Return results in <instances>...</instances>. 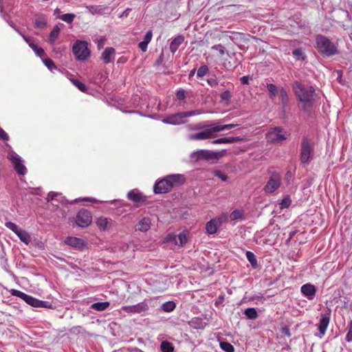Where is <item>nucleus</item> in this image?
Segmentation results:
<instances>
[{
    "label": "nucleus",
    "mask_w": 352,
    "mask_h": 352,
    "mask_svg": "<svg viewBox=\"0 0 352 352\" xmlns=\"http://www.w3.org/2000/svg\"><path fill=\"white\" fill-rule=\"evenodd\" d=\"M293 89L296 98L302 104V109L307 112L310 111L316 102V94L314 88L311 86L306 87L296 81L293 85Z\"/></svg>",
    "instance_id": "f257e3e1"
},
{
    "label": "nucleus",
    "mask_w": 352,
    "mask_h": 352,
    "mask_svg": "<svg viewBox=\"0 0 352 352\" xmlns=\"http://www.w3.org/2000/svg\"><path fill=\"white\" fill-rule=\"evenodd\" d=\"M185 178L182 175H170L165 178L156 182L154 185L153 190L156 194L166 193L171 190L174 186H178L183 184Z\"/></svg>",
    "instance_id": "f03ea898"
},
{
    "label": "nucleus",
    "mask_w": 352,
    "mask_h": 352,
    "mask_svg": "<svg viewBox=\"0 0 352 352\" xmlns=\"http://www.w3.org/2000/svg\"><path fill=\"white\" fill-rule=\"evenodd\" d=\"M316 49L323 56H331L338 53L336 45L323 35L318 34L316 36Z\"/></svg>",
    "instance_id": "7ed1b4c3"
},
{
    "label": "nucleus",
    "mask_w": 352,
    "mask_h": 352,
    "mask_svg": "<svg viewBox=\"0 0 352 352\" xmlns=\"http://www.w3.org/2000/svg\"><path fill=\"white\" fill-rule=\"evenodd\" d=\"M86 41H77L72 47L73 53L77 60H85L90 56Z\"/></svg>",
    "instance_id": "20e7f679"
},
{
    "label": "nucleus",
    "mask_w": 352,
    "mask_h": 352,
    "mask_svg": "<svg viewBox=\"0 0 352 352\" xmlns=\"http://www.w3.org/2000/svg\"><path fill=\"white\" fill-rule=\"evenodd\" d=\"M219 153L218 152L209 151V150H197L193 151L190 154V159L192 161L197 162L201 160H215L218 159Z\"/></svg>",
    "instance_id": "39448f33"
},
{
    "label": "nucleus",
    "mask_w": 352,
    "mask_h": 352,
    "mask_svg": "<svg viewBox=\"0 0 352 352\" xmlns=\"http://www.w3.org/2000/svg\"><path fill=\"white\" fill-rule=\"evenodd\" d=\"M280 175L277 172H273L264 187V190L267 193H272L277 190L280 187Z\"/></svg>",
    "instance_id": "423d86ee"
},
{
    "label": "nucleus",
    "mask_w": 352,
    "mask_h": 352,
    "mask_svg": "<svg viewBox=\"0 0 352 352\" xmlns=\"http://www.w3.org/2000/svg\"><path fill=\"white\" fill-rule=\"evenodd\" d=\"M288 134L280 127H275L267 133V140L272 143H279L287 138Z\"/></svg>",
    "instance_id": "0eeeda50"
},
{
    "label": "nucleus",
    "mask_w": 352,
    "mask_h": 352,
    "mask_svg": "<svg viewBox=\"0 0 352 352\" xmlns=\"http://www.w3.org/2000/svg\"><path fill=\"white\" fill-rule=\"evenodd\" d=\"M148 309L146 300L133 305L122 306L121 310L129 314H142Z\"/></svg>",
    "instance_id": "6e6552de"
},
{
    "label": "nucleus",
    "mask_w": 352,
    "mask_h": 352,
    "mask_svg": "<svg viewBox=\"0 0 352 352\" xmlns=\"http://www.w3.org/2000/svg\"><path fill=\"white\" fill-rule=\"evenodd\" d=\"M8 159L12 163L14 168L19 175H24L27 169L23 164L21 158L15 153H10L8 154Z\"/></svg>",
    "instance_id": "1a4fd4ad"
},
{
    "label": "nucleus",
    "mask_w": 352,
    "mask_h": 352,
    "mask_svg": "<svg viewBox=\"0 0 352 352\" xmlns=\"http://www.w3.org/2000/svg\"><path fill=\"white\" fill-rule=\"evenodd\" d=\"M214 126L207 128L205 130L197 133L190 134L188 136L189 140H204L213 138L215 135V131Z\"/></svg>",
    "instance_id": "9d476101"
},
{
    "label": "nucleus",
    "mask_w": 352,
    "mask_h": 352,
    "mask_svg": "<svg viewBox=\"0 0 352 352\" xmlns=\"http://www.w3.org/2000/svg\"><path fill=\"white\" fill-rule=\"evenodd\" d=\"M311 147L309 140L304 138L301 142L300 161L302 164H307L310 158Z\"/></svg>",
    "instance_id": "9b49d317"
},
{
    "label": "nucleus",
    "mask_w": 352,
    "mask_h": 352,
    "mask_svg": "<svg viewBox=\"0 0 352 352\" xmlns=\"http://www.w3.org/2000/svg\"><path fill=\"white\" fill-rule=\"evenodd\" d=\"M186 112H181L164 118L162 122L168 124L177 125L186 123Z\"/></svg>",
    "instance_id": "f8f14e48"
},
{
    "label": "nucleus",
    "mask_w": 352,
    "mask_h": 352,
    "mask_svg": "<svg viewBox=\"0 0 352 352\" xmlns=\"http://www.w3.org/2000/svg\"><path fill=\"white\" fill-rule=\"evenodd\" d=\"M76 224L81 228L88 226L91 222V215L86 210H80L76 216Z\"/></svg>",
    "instance_id": "ddd939ff"
},
{
    "label": "nucleus",
    "mask_w": 352,
    "mask_h": 352,
    "mask_svg": "<svg viewBox=\"0 0 352 352\" xmlns=\"http://www.w3.org/2000/svg\"><path fill=\"white\" fill-rule=\"evenodd\" d=\"M28 305L34 307H44L48 309H52L53 307L52 304L47 301L40 300L37 298H35L30 295H28L27 298L24 300Z\"/></svg>",
    "instance_id": "4468645a"
},
{
    "label": "nucleus",
    "mask_w": 352,
    "mask_h": 352,
    "mask_svg": "<svg viewBox=\"0 0 352 352\" xmlns=\"http://www.w3.org/2000/svg\"><path fill=\"white\" fill-rule=\"evenodd\" d=\"M167 241H172L177 245L183 246L187 243L186 233L182 232L178 235L168 234L166 238Z\"/></svg>",
    "instance_id": "2eb2a0df"
},
{
    "label": "nucleus",
    "mask_w": 352,
    "mask_h": 352,
    "mask_svg": "<svg viewBox=\"0 0 352 352\" xmlns=\"http://www.w3.org/2000/svg\"><path fill=\"white\" fill-rule=\"evenodd\" d=\"M300 292L308 300H311L316 296V289L314 285L307 283L301 287Z\"/></svg>",
    "instance_id": "dca6fc26"
},
{
    "label": "nucleus",
    "mask_w": 352,
    "mask_h": 352,
    "mask_svg": "<svg viewBox=\"0 0 352 352\" xmlns=\"http://www.w3.org/2000/svg\"><path fill=\"white\" fill-rule=\"evenodd\" d=\"M65 243L76 249H82L85 246L84 240L77 237L68 236L65 241Z\"/></svg>",
    "instance_id": "f3484780"
},
{
    "label": "nucleus",
    "mask_w": 352,
    "mask_h": 352,
    "mask_svg": "<svg viewBox=\"0 0 352 352\" xmlns=\"http://www.w3.org/2000/svg\"><path fill=\"white\" fill-rule=\"evenodd\" d=\"M115 54L116 50L113 47H107L102 53L101 58L105 64H108L113 61Z\"/></svg>",
    "instance_id": "a211bd4d"
},
{
    "label": "nucleus",
    "mask_w": 352,
    "mask_h": 352,
    "mask_svg": "<svg viewBox=\"0 0 352 352\" xmlns=\"http://www.w3.org/2000/svg\"><path fill=\"white\" fill-rule=\"evenodd\" d=\"M329 321H330V318L328 316H326V315L321 316L320 322L318 324V329L320 332V338H322L324 335V333L327 331V329L329 326Z\"/></svg>",
    "instance_id": "6ab92c4d"
},
{
    "label": "nucleus",
    "mask_w": 352,
    "mask_h": 352,
    "mask_svg": "<svg viewBox=\"0 0 352 352\" xmlns=\"http://www.w3.org/2000/svg\"><path fill=\"white\" fill-rule=\"evenodd\" d=\"M184 41V37L182 35H179L176 37H175L172 40V41L170 42V52L174 54L177 50V49L179 48L180 45L182 44Z\"/></svg>",
    "instance_id": "aec40b11"
},
{
    "label": "nucleus",
    "mask_w": 352,
    "mask_h": 352,
    "mask_svg": "<svg viewBox=\"0 0 352 352\" xmlns=\"http://www.w3.org/2000/svg\"><path fill=\"white\" fill-rule=\"evenodd\" d=\"M111 219L100 217L97 219L96 224L100 230H106L111 226Z\"/></svg>",
    "instance_id": "412c9836"
},
{
    "label": "nucleus",
    "mask_w": 352,
    "mask_h": 352,
    "mask_svg": "<svg viewBox=\"0 0 352 352\" xmlns=\"http://www.w3.org/2000/svg\"><path fill=\"white\" fill-rule=\"evenodd\" d=\"M127 197L135 203H139L144 200L142 193L137 190H132L129 191L127 194Z\"/></svg>",
    "instance_id": "4be33fe9"
},
{
    "label": "nucleus",
    "mask_w": 352,
    "mask_h": 352,
    "mask_svg": "<svg viewBox=\"0 0 352 352\" xmlns=\"http://www.w3.org/2000/svg\"><path fill=\"white\" fill-rule=\"evenodd\" d=\"M240 138L238 137H226L221 138L219 139L214 140L211 142L213 144H232L234 142H239Z\"/></svg>",
    "instance_id": "5701e85b"
},
{
    "label": "nucleus",
    "mask_w": 352,
    "mask_h": 352,
    "mask_svg": "<svg viewBox=\"0 0 352 352\" xmlns=\"http://www.w3.org/2000/svg\"><path fill=\"white\" fill-rule=\"evenodd\" d=\"M218 228H219V226L216 222V220L214 219L207 222L206 225V230L208 234H215L218 230Z\"/></svg>",
    "instance_id": "b1692460"
},
{
    "label": "nucleus",
    "mask_w": 352,
    "mask_h": 352,
    "mask_svg": "<svg viewBox=\"0 0 352 352\" xmlns=\"http://www.w3.org/2000/svg\"><path fill=\"white\" fill-rule=\"evenodd\" d=\"M151 224V220L148 218L144 217L139 221L138 230L141 232H146L150 229Z\"/></svg>",
    "instance_id": "393cba45"
},
{
    "label": "nucleus",
    "mask_w": 352,
    "mask_h": 352,
    "mask_svg": "<svg viewBox=\"0 0 352 352\" xmlns=\"http://www.w3.org/2000/svg\"><path fill=\"white\" fill-rule=\"evenodd\" d=\"M18 237L20 239V240L25 243L26 245H28L31 241V237L30 235L28 234V232L25 230L21 229L19 233L16 234Z\"/></svg>",
    "instance_id": "a878e982"
},
{
    "label": "nucleus",
    "mask_w": 352,
    "mask_h": 352,
    "mask_svg": "<svg viewBox=\"0 0 352 352\" xmlns=\"http://www.w3.org/2000/svg\"><path fill=\"white\" fill-rule=\"evenodd\" d=\"M103 6H89L87 7V11L92 14H100L104 10Z\"/></svg>",
    "instance_id": "bb28decb"
},
{
    "label": "nucleus",
    "mask_w": 352,
    "mask_h": 352,
    "mask_svg": "<svg viewBox=\"0 0 352 352\" xmlns=\"http://www.w3.org/2000/svg\"><path fill=\"white\" fill-rule=\"evenodd\" d=\"M109 306V302H100L93 303L91 305V308L94 310H96V311H102L105 310L107 308H108Z\"/></svg>",
    "instance_id": "cd10ccee"
},
{
    "label": "nucleus",
    "mask_w": 352,
    "mask_h": 352,
    "mask_svg": "<svg viewBox=\"0 0 352 352\" xmlns=\"http://www.w3.org/2000/svg\"><path fill=\"white\" fill-rule=\"evenodd\" d=\"M245 255L248 261L250 263L252 267L253 268H256L258 267V263L254 254L250 251H247Z\"/></svg>",
    "instance_id": "c85d7f7f"
},
{
    "label": "nucleus",
    "mask_w": 352,
    "mask_h": 352,
    "mask_svg": "<svg viewBox=\"0 0 352 352\" xmlns=\"http://www.w3.org/2000/svg\"><path fill=\"white\" fill-rule=\"evenodd\" d=\"M230 217L228 212H223L217 217L214 218V219L216 220V222L217 223L219 227L222 224L227 223Z\"/></svg>",
    "instance_id": "c756f323"
},
{
    "label": "nucleus",
    "mask_w": 352,
    "mask_h": 352,
    "mask_svg": "<svg viewBox=\"0 0 352 352\" xmlns=\"http://www.w3.org/2000/svg\"><path fill=\"white\" fill-rule=\"evenodd\" d=\"M60 34V28L58 25H55L50 34L49 36V41L51 43H54L55 41L58 38Z\"/></svg>",
    "instance_id": "7c9ffc66"
},
{
    "label": "nucleus",
    "mask_w": 352,
    "mask_h": 352,
    "mask_svg": "<svg viewBox=\"0 0 352 352\" xmlns=\"http://www.w3.org/2000/svg\"><path fill=\"white\" fill-rule=\"evenodd\" d=\"M246 317L250 320H255L258 318V313L255 308H248L244 312Z\"/></svg>",
    "instance_id": "2f4dec72"
},
{
    "label": "nucleus",
    "mask_w": 352,
    "mask_h": 352,
    "mask_svg": "<svg viewBox=\"0 0 352 352\" xmlns=\"http://www.w3.org/2000/svg\"><path fill=\"white\" fill-rule=\"evenodd\" d=\"M162 352H173L174 346L171 342L163 341L160 344Z\"/></svg>",
    "instance_id": "473e14b6"
},
{
    "label": "nucleus",
    "mask_w": 352,
    "mask_h": 352,
    "mask_svg": "<svg viewBox=\"0 0 352 352\" xmlns=\"http://www.w3.org/2000/svg\"><path fill=\"white\" fill-rule=\"evenodd\" d=\"M176 307L173 301H168L162 304V309L165 312H170L175 309Z\"/></svg>",
    "instance_id": "72a5a7b5"
},
{
    "label": "nucleus",
    "mask_w": 352,
    "mask_h": 352,
    "mask_svg": "<svg viewBox=\"0 0 352 352\" xmlns=\"http://www.w3.org/2000/svg\"><path fill=\"white\" fill-rule=\"evenodd\" d=\"M243 217V212L241 210H235L229 214L231 221L240 220Z\"/></svg>",
    "instance_id": "f704fd0d"
},
{
    "label": "nucleus",
    "mask_w": 352,
    "mask_h": 352,
    "mask_svg": "<svg viewBox=\"0 0 352 352\" xmlns=\"http://www.w3.org/2000/svg\"><path fill=\"white\" fill-rule=\"evenodd\" d=\"M58 18L67 23H72L75 18V15L72 13H67L62 14L58 16Z\"/></svg>",
    "instance_id": "c9c22d12"
},
{
    "label": "nucleus",
    "mask_w": 352,
    "mask_h": 352,
    "mask_svg": "<svg viewBox=\"0 0 352 352\" xmlns=\"http://www.w3.org/2000/svg\"><path fill=\"white\" fill-rule=\"evenodd\" d=\"M220 348L226 352H234V346L228 342H221L219 343Z\"/></svg>",
    "instance_id": "e433bc0d"
},
{
    "label": "nucleus",
    "mask_w": 352,
    "mask_h": 352,
    "mask_svg": "<svg viewBox=\"0 0 352 352\" xmlns=\"http://www.w3.org/2000/svg\"><path fill=\"white\" fill-rule=\"evenodd\" d=\"M239 124H223L220 126H214V130L216 133L220 132L221 131L226 130V129H231L236 126H238Z\"/></svg>",
    "instance_id": "4c0bfd02"
},
{
    "label": "nucleus",
    "mask_w": 352,
    "mask_h": 352,
    "mask_svg": "<svg viewBox=\"0 0 352 352\" xmlns=\"http://www.w3.org/2000/svg\"><path fill=\"white\" fill-rule=\"evenodd\" d=\"M267 89L270 92V97L274 98L278 94L276 86L274 84H267Z\"/></svg>",
    "instance_id": "58836bf2"
},
{
    "label": "nucleus",
    "mask_w": 352,
    "mask_h": 352,
    "mask_svg": "<svg viewBox=\"0 0 352 352\" xmlns=\"http://www.w3.org/2000/svg\"><path fill=\"white\" fill-rule=\"evenodd\" d=\"M293 55L297 60H305L306 56L303 53L302 50L300 48L295 49L293 51Z\"/></svg>",
    "instance_id": "ea45409f"
},
{
    "label": "nucleus",
    "mask_w": 352,
    "mask_h": 352,
    "mask_svg": "<svg viewBox=\"0 0 352 352\" xmlns=\"http://www.w3.org/2000/svg\"><path fill=\"white\" fill-rule=\"evenodd\" d=\"M35 26L38 28H44L47 25V21L45 18L40 17L35 20L34 21Z\"/></svg>",
    "instance_id": "a19ab883"
},
{
    "label": "nucleus",
    "mask_w": 352,
    "mask_h": 352,
    "mask_svg": "<svg viewBox=\"0 0 352 352\" xmlns=\"http://www.w3.org/2000/svg\"><path fill=\"white\" fill-rule=\"evenodd\" d=\"M6 226L14 232L16 234H17V233H19V232L21 230V228L12 222H6Z\"/></svg>",
    "instance_id": "79ce46f5"
},
{
    "label": "nucleus",
    "mask_w": 352,
    "mask_h": 352,
    "mask_svg": "<svg viewBox=\"0 0 352 352\" xmlns=\"http://www.w3.org/2000/svg\"><path fill=\"white\" fill-rule=\"evenodd\" d=\"M10 294H11V295H12L14 296H16V297H19V298L23 299V300H25V299L28 296V294H26L19 290H17V289H11Z\"/></svg>",
    "instance_id": "37998d69"
},
{
    "label": "nucleus",
    "mask_w": 352,
    "mask_h": 352,
    "mask_svg": "<svg viewBox=\"0 0 352 352\" xmlns=\"http://www.w3.org/2000/svg\"><path fill=\"white\" fill-rule=\"evenodd\" d=\"M208 71H209V69H208V66L202 65L198 69L197 72V76L199 78H201V77L204 76L208 72Z\"/></svg>",
    "instance_id": "c03bdc74"
},
{
    "label": "nucleus",
    "mask_w": 352,
    "mask_h": 352,
    "mask_svg": "<svg viewBox=\"0 0 352 352\" xmlns=\"http://www.w3.org/2000/svg\"><path fill=\"white\" fill-rule=\"evenodd\" d=\"M72 82L81 91H85L87 88L86 86L80 81L76 79H71Z\"/></svg>",
    "instance_id": "a18cd8bd"
},
{
    "label": "nucleus",
    "mask_w": 352,
    "mask_h": 352,
    "mask_svg": "<svg viewBox=\"0 0 352 352\" xmlns=\"http://www.w3.org/2000/svg\"><path fill=\"white\" fill-rule=\"evenodd\" d=\"M280 98L283 104H285L288 100V95L287 91L284 88L280 90Z\"/></svg>",
    "instance_id": "49530a36"
},
{
    "label": "nucleus",
    "mask_w": 352,
    "mask_h": 352,
    "mask_svg": "<svg viewBox=\"0 0 352 352\" xmlns=\"http://www.w3.org/2000/svg\"><path fill=\"white\" fill-rule=\"evenodd\" d=\"M213 175L223 182H226L228 179V177L219 170H215L213 171Z\"/></svg>",
    "instance_id": "de8ad7c7"
},
{
    "label": "nucleus",
    "mask_w": 352,
    "mask_h": 352,
    "mask_svg": "<svg viewBox=\"0 0 352 352\" xmlns=\"http://www.w3.org/2000/svg\"><path fill=\"white\" fill-rule=\"evenodd\" d=\"M43 63L50 70L52 71L53 69H56V66L54 63V62L50 59V58H45L43 60Z\"/></svg>",
    "instance_id": "09e8293b"
},
{
    "label": "nucleus",
    "mask_w": 352,
    "mask_h": 352,
    "mask_svg": "<svg viewBox=\"0 0 352 352\" xmlns=\"http://www.w3.org/2000/svg\"><path fill=\"white\" fill-rule=\"evenodd\" d=\"M345 340L348 342H352V320L349 322V331L345 337Z\"/></svg>",
    "instance_id": "8fccbe9b"
},
{
    "label": "nucleus",
    "mask_w": 352,
    "mask_h": 352,
    "mask_svg": "<svg viewBox=\"0 0 352 352\" xmlns=\"http://www.w3.org/2000/svg\"><path fill=\"white\" fill-rule=\"evenodd\" d=\"M291 204V200L289 198L287 197V198H285L282 200V201L280 202V208L283 209V208H288L289 206Z\"/></svg>",
    "instance_id": "3c124183"
},
{
    "label": "nucleus",
    "mask_w": 352,
    "mask_h": 352,
    "mask_svg": "<svg viewBox=\"0 0 352 352\" xmlns=\"http://www.w3.org/2000/svg\"><path fill=\"white\" fill-rule=\"evenodd\" d=\"M203 113L204 112L201 110L197 109V110L186 111V117L188 118V117H191V116H194L200 115Z\"/></svg>",
    "instance_id": "603ef678"
},
{
    "label": "nucleus",
    "mask_w": 352,
    "mask_h": 352,
    "mask_svg": "<svg viewBox=\"0 0 352 352\" xmlns=\"http://www.w3.org/2000/svg\"><path fill=\"white\" fill-rule=\"evenodd\" d=\"M176 97L178 100H184L186 98V91L185 90L180 89L176 93Z\"/></svg>",
    "instance_id": "864d4df0"
},
{
    "label": "nucleus",
    "mask_w": 352,
    "mask_h": 352,
    "mask_svg": "<svg viewBox=\"0 0 352 352\" xmlns=\"http://www.w3.org/2000/svg\"><path fill=\"white\" fill-rule=\"evenodd\" d=\"M207 82L211 87H215L218 85V80L215 78H208Z\"/></svg>",
    "instance_id": "5fc2aeb1"
},
{
    "label": "nucleus",
    "mask_w": 352,
    "mask_h": 352,
    "mask_svg": "<svg viewBox=\"0 0 352 352\" xmlns=\"http://www.w3.org/2000/svg\"><path fill=\"white\" fill-rule=\"evenodd\" d=\"M220 97L223 100H229L231 98V94L229 91L226 90L221 94Z\"/></svg>",
    "instance_id": "6e6d98bb"
},
{
    "label": "nucleus",
    "mask_w": 352,
    "mask_h": 352,
    "mask_svg": "<svg viewBox=\"0 0 352 352\" xmlns=\"http://www.w3.org/2000/svg\"><path fill=\"white\" fill-rule=\"evenodd\" d=\"M60 194L58 193V192H50L47 195V200L50 201V200H54L57 197H60Z\"/></svg>",
    "instance_id": "4d7b16f0"
},
{
    "label": "nucleus",
    "mask_w": 352,
    "mask_h": 352,
    "mask_svg": "<svg viewBox=\"0 0 352 352\" xmlns=\"http://www.w3.org/2000/svg\"><path fill=\"white\" fill-rule=\"evenodd\" d=\"M212 49L218 50L221 55L225 54V48L221 45H217L212 47Z\"/></svg>",
    "instance_id": "13d9d810"
},
{
    "label": "nucleus",
    "mask_w": 352,
    "mask_h": 352,
    "mask_svg": "<svg viewBox=\"0 0 352 352\" xmlns=\"http://www.w3.org/2000/svg\"><path fill=\"white\" fill-rule=\"evenodd\" d=\"M0 139L4 141L9 140V136L7 133L0 127Z\"/></svg>",
    "instance_id": "bf43d9fd"
},
{
    "label": "nucleus",
    "mask_w": 352,
    "mask_h": 352,
    "mask_svg": "<svg viewBox=\"0 0 352 352\" xmlns=\"http://www.w3.org/2000/svg\"><path fill=\"white\" fill-rule=\"evenodd\" d=\"M152 36H153L152 32L151 30L148 31L144 36V38L143 41H144L148 44L151 41Z\"/></svg>",
    "instance_id": "052dcab7"
},
{
    "label": "nucleus",
    "mask_w": 352,
    "mask_h": 352,
    "mask_svg": "<svg viewBox=\"0 0 352 352\" xmlns=\"http://www.w3.org/2000/svg\"><path fill=\"white\" fill-rule=\"evenodd\" d=\"M147 46H148V43L144 42V41H142L139 43V47L141 49V50L142 52H146L147 50Z\"/></svg>",
    "instance_id": "680f3d73"
},
{
    "label": "nucleus",
    "mask_w": 352,
    "mask_h": 352,
    "mask_svg": "<svg viewBox=\"0 0 352 352\" xmlns=\"http://www.w3.org/2000/svg\"><path fill=\"white\" fill-rule=\"evenodd\" d=\"M195 125L196 126L197 131L201 130V129H206V127L212 126V124L205 125V124H204L202 123H198V124H195Z\"/></svg>",
    "instance_id": "e2e57ef3"
},
{
    "label": "nucleus",
    "mask_w": 352,
    "mask_h": 352,
    "mask_svg": "<svg viewBox=\"0 0 352 352\" xmlns=\"http://www.w3.org/2000/svg\"><path fill=\"white\" fill-rule=\"evenodd\" d=\"M16 31L20 34L21 35V36L23 37V38L24 39V41L29 45L30 43H32L31 41V39L29 37H27L25 36L24 34H23L21 32H20L18 30L15 29Z\"/></svg>",
    "instance_id": "0e129e2a"
},
{
    "label": "nucleus",
    "mask_w": 352,
    "mask_h": 352,
    "mask_svg": "<svg viewBox=\"0 0 352 352\" xmlns=\"http://www.w3.org/2000/svg\"><path fill=\"white\" fill-rule=\"evenodd\" d=\"M35 54L39 56V57H42L44 54H45V52L43 50V48H39L37 50V51L35 52Z\"/></svg>",
    "instance_id": "69168bd1"
},
{
    "label": "nucleus",
    "mask_w": 352,
    "mask_h": 352,
    "mask_svg": "<svg viewBox=\"0 0 352 352\" xmlns=\"http://www.w3.org/2000/svg\"><path fill=\"white\" fill-rule=\"evenodd\" d=\"M248 80H249V76H243L241 78V82L243 85H248V83H249Z\"/></svg>",
    "instance_id": "338daca9"
},
{
    "label": "nucleus",
    "mask_w": 352,
    "mask_h": 352,
    "mask_svg": "<svg viewBox=\"0 0 352 352\" xmlns=\"http://www.w3.org/2000/svg\"><path fill=\"white\" fill-rule=\"evenodd\" d=\"M186 129L190 131H197L195 125L188 124L186 126Z\"/></svg>",
    "instance_id": "774afa93"
}]
</instances>
